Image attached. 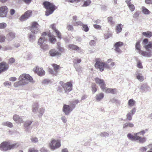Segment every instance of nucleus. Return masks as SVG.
I'll use <instances>...</instances> for the list:
<instances>
[{
  "label": "nucleus",
  "mask_w": 152,
  "mask_h": 152,
  "mask_svg": "<svg viewBox=\"0 0 152 152\" xmlns=\"http://www.w3.org/2000/svg\"><path fill=\"white\" fill-rule=\"evenodd\" d=\"M19 81L15 82L14 84V87H16L19 86L25 85L28 83V81L33 82L32 78L28 74H24L21 75L18 78Z\"/></svg>",
  "instance_id": "nucleus-1"
},
{
  "label": "nucleus",
  "mask_w": 152,
  "mask_h": 152,
  "mask_svg": "<svg viewBox=\"0 0 152 152\" xmlns=\"http://www.w3.org/2000/svg\"><path fill=\"white\" fill-rule=\"evenodd\" d=\"M19 145L18 143L10 144L9 141H4L0 144V150L2 151H5L17 148Z\"/></svg>",
  "instance_id": "nucleus-2"
},
{
  "label": "nucleus",
  "mask_w": 152,
  "mask_h": 152,
  "mask_svg": "<svg viewBox=\"0 0 152 152\" xmlns=\"http://www.w3.org/2000/svg\"><path fill=\"white\" fill-rule=\"evenodd\" d=\"M139 133H134V135H132L131 133H129L127 135L128 138L132 141H135L141 143H143L145 142L146 138L144 137H142L139 136Z\"/></svg>",
  "instance_id": "nucleus-3"
},
{
  "label": "nucleus",
  "mask_w": 152,
  "mask_h": 152,
  "mask_svg": "<svg viewBox=\"0 0 152 152\" xmlns=\"http://www.w3.org/2000/svg\"><path fill=\"white\" fill-rule=\"evenodd\" d=\"M44 7L46 9L45 15L48 16L52 14L56 9L55 6L53 3L46 1L43 2Z\"/></svg>",
  "instance_id": "nucleus-4"
},
{
  "label": "nucleus",
  "mask_w": 152,
  "mask_h": 152,
  "mask_svg": "<svg viewBox=\"0 0 152 152\" xmlns=\"http://www.w3.org/2000/svg\"><path fill=\"white\" fill-rule=\"evenodd\" d=\"M40 26L37 22L32 23L31 27V31L32 33L36 34L40 31Z\"/></svg>",
  "instance_id": "nucleus-5"
},
{
  "label": "nucleus",
  "mask_w": 152,
  "mask_h": 152,
  "mask_svg": "<svg viewBox=\"0 0 152 152\" xmlns=\"http://www.w3.org/2000/svg\"><path fill=\"white\" fill-rule=\"evenodd\" d=\"M49 145L50 148L52 150H54L60 147L61 143L59 140H56L53 139L50 143Z\"/></svg>",
  "instance_id": "nucleus-6"
},
{
  "label": "nucleus",
  "mask_w": 152,
  "mask_h": 152,
  "mask_svg": "<svg viewBox=\"0 0 152 152\" xmlns=\"http://www.w3.org/2000/svg\"><path fill=\"white\" fill-rule=\"evenodd\" d=\"M75 108L74 104L70 105V106L64 104L63 108V111L65 115H68Z\"/></svg>",
  "instance_id": "nucleus-7"
},
{
  "label": "nucleus",
  "mask_w": 152,
  "mask_h": 152,
  "mask_svg": "<svg viewBox=\"0 0 152 152\" xmlns=\"http://www.w3.org/2000/svg\"><path fill=\"white\" fill-rule=\"evenodd\" d=\"M25 117L19 116L17 114L14 115L13 117V119L15 123L18 124H21L24 122Z\"/></svg>",
  "instance_id": "nucleus-8"
},
{
  "label": "nucleus",
  "mask_w": 152,
  "mask_h": 152,
  "mask_svg": "<svg viewBox=\"0 0 152 152\" xmlns=\"http://www.w3.org/2000/svg\"><path fill=\"white\" fill-rule=\"evenodd\" d=\"M94 80L96 83L99 85L102 90H104L105 89L106 84L104 80L99 77H96Z\"/></svg>",
  "instance_id": "nucleus-9"
},
{
  "label": "nucleus",
  "mask_w": 152,
  "mask_h": 152,
  "mask_svg": "<svg viewBox=\"0 0 152 152\" xmlns=\"http://www.w3.org/2000/svg\"><path fill=\"white\" fill-rule=\"evenodd\" d=\"M8 12L7 7L4 6L0 7V17L4 18L7 17Z\"/></svg>",
  "instance_id": "nucleus-10"
},
{
  "label": "nucleus",
  "mask_w": 152,
  "mask_h": 152,
  "mask_svg": "<svg viewBox=\"0 0 152 152\" xmlns=\"http://www.w3.org/2000/svg\"><path fill=\"white\" fill-rule=\"evenodd\" d=\"M8 64L5 62L0 63V74L7 71L9 68Z\"/></svg>",
  "instance_id": "nucleus-11"
},
{
  "label": "nucleus",
  "mask_w": 152,
  "mask_h": 152,
  "mask_svg": "<svg viewBox=\"0 0 152 152\" xmlns=\"http://www.w3.org/2000/svg\"><path fill=\"white\" fill-rule=\"evenodd\" d=\"M33 71L37 73V75L40 76H42L45 74V72L42 67H39L38 66L34 68Z\"/></svg>",
  "instance_id": "nucleus-12"
},
{
  "label": "nucleus",
  "mask_w": 152,
  "mask_h": 152,
  "mask_svg": "<svg viewBox=\"0 0 152 152\" xmlns=\"http://www.w3.org/2000/svg\"><path fill=\"white\" fill-rule=\"evenodd\" d=\"M72 85L70 82H68L66 83L63 86L65 92L68 93L71 91L72 90Z\"/></svg>",
  "instance_id": "nucleus-13"
},
{
  "label": "nucleus",
  "mask_w": 152,
  "mask_h": 152,
  "mask_svg": "<svg viewBox=\"0 0 152 152\" xmlns=\"http://www.w3.org/2000/svg\"><path fill=\"white\" fill-rule=\"evenodd\" d=\"M104 63L99 61H96L95 64L96 68L99 69L101 72H102L104 70Z\"/></svg>",
  "instance_id": "nucleus-14"
},
{
  "label": "nucleus",
  "mask_w": 152,
  "mask_h": 152,
  "mask_svg": "<svg viewBox=\"0 0 152 152\" xmlns=\"http://www.w3.org/2000/svg\"><path fill=\"white\" fill-rule=\"evenodd\" d=\"M32 12L31 10L26 11L24 14L22 15L20 18V20L21 21H24L27 19L31 16Z\"/></svg>",
  "instance_id": "nucleus-15"
},
{
  "label": "nucleus",
  "mask_w": 152,
  "mask_h": 152,
  "mask_svg": "<svg viewBox=\"0 0 152 152\" xmlns=\"http://www.w3.org/2000/svg\"><path fill=\"white\" fill-rule=\"evenodd\" d=\"M123 45V43L121 42H116L114 46L115 48V50L117 52L121 53V50L119 48L121 47Z\"/></svg>",
  "instance_id": "nucleus-16"
},
{
  "label": "nucleus",
  "mask_w": 152,
  "mask_h": 152,
  "mask_svg": "<svg viewBox=\"0 0 152 152\" xmlns=\"http://www.w3.org/2000/svg\"><path fill=\"white\" fill-rule=\"evenodd\" d=\"M136 111L135 108H133L130 112H128L126 115V119L131 121L132 119V116L135 113Z\"/></svg>",
  "instance_id": "nucleus-17"
},
{
  "label": "nucleus",
  "mask_w": 152,
  "mask_h": 152,
  "mask_svg": "<svg viewBox=\"0 0 152 152\" xmlns=\"http://www.w3.org/2000/svg\"><path fill=\"white\" fill-rule=\"evenodd\" d=\"M49 54L52 56L59 57L61 55V53L57 51L55 49H52L49 51Z\"/></svg>",
  "instance_id": "nucleus-18"
},
{
  "label": "nucleus",
  "mask_w": 152,
  "mask_h": 152,
  "mask_svg": "<svg viewBox=\"0 0 152 152\" xmlns=\"http://www.w3.org/2000/svg\"><path fill=\"white\" fill-rule=\"evenodd\" d=\"M50 27L52 28L53 30L56 33L57 35L58 38L59 39H61V33L56 28L55 24H53L51 25Z\"/></svg>",
  "instance_id": "nucleus-19"
},
{
  "label": "nucleus",
  "mask_w": 152,
  "mask_h": 152,
  "mask_svg": "<svg viewBox=\"0 0 152 152\" xmlns=\"http://www.w3.org/2000/svg\"><path fill=\"white\" fill-rule=\"evenodd\" d=\"M139 53L144 57H151L152 55L151 52L143 51L142 50L140 51Z\"/></svg>",
  "instance_id": "nucleus-20"
},
{
  "label": "nucleus",
  "mask_w": 152,
  "mask_h": 152,
  "mask_svg": "<svg viewBox=\"0 0 152 152\" xmlns=\"http://www.w3.org/2000/svg\"><path fill=\"white\" fill-rule=\"evenodd\" d=\"M68 48L69 49L71 50H75L77 51H79L80 50V48L78 46L73 45L69 44L68 45Z\"/></svg>",
  "instance_id": "nucleus-21"
},
{
  "label": "nucleus",
  "mask_w": 152,
  "mask_h": 152,
  "mask_svg": "<svg viewBox=\"0 0 152 152\" xmlns=\"http://www.w3.org/2000/svg\"><path fill=\"white\" fill-rule=\"evenodd\" d=\"M146 50L149 52H151L152 49V42H150L147 45H145L143 47Z\"/></svg>",
  "instance_id": "nucleus-22"
},
{
  "label": "nucleus",
  "mask_w": 152,
  "mask_h": 152,
  "mask_svg": "<svg viewBox=\"0 0 152 152\" xmlns=\"http://www.w3.org/2000/svg\"><path fill=\"white\" fill-rule=\"evenodd\" d=\"M149 88L147 84H143L141 85L140 89L143 92H146L149 91Z\"/></svg>",
  "instance_id": "nucleus-23"
},
{
  "label": "nucleus",
  "mask_w": 152,
  "mask_h": 152,
  "mask_svg": "<svg viewBox=\"0 0 152 152\" xmlns=\"http://www.w3.org/2000/svg\"><path fill=\"white\" fill-rule=\"evenodd\" d=\"M15 34L14 33L11 32L7 35V39L9 41H11L15 37Z\"/></svg>",
  "instance_id": "nucleus-24"
},
{
  "label": "nucleus",
  "mask_w": 152,
  "mask_h": 152,
  "mask_svg": "<svg viewBox=\"0 0 152 152\" xmlns=\"http://www.w3.org/2000/svg\"><path fill=\"white\" fill-rule=\"evenodd\" d=\"M102 90L107 93H111L112 94H114L115 93V92L116 91V89L109 88H107L106 86H105V89L104 90Z\"/></svg>",
  "instance_id": "nucleus-25"
},
{
  "label": "nucleus",
  "mask_w": 152,
  "mask_h": 152,
  "mask_svg": "<svg viewBox=\"0 0 152 152\" xmlns=\"http://www.w3.org/2000/svg\"><path fill=\"white\" fill-rule=\"evenodd\" d=\"M135 75L139 81L142 82L144 80V77L141 73L136 72Z\"/></svg>",
  "instance_id": "nucleus-26"
},
{
  "label": "nucleus",
  "mask_w": 152,
  "mask_h": 152,
  "mask_svg": "<svg viewBox=\"0 0 152 152\" xmlns=\"http://www.w3.org/2000/svg\"><path fill=\"white\" fill-rule=\"evenodd\" d=\"M134 126V124L129 122H127L124 124L123 125V128L127 129L128 127L132 128Z\"/></svg>",
  "instance_id": "nucleus-27"
},
{
  "label": "nucleus",
  "mask_w": 152,
  "mask_h": 152,
  "mask_svg": "<svg viewBox=\"0 0 152 152\" xmlns=\"http://www.w3.org/2000/svg\"><path fill=\"white\" fill-rule=\"evenodd\" d=\"M123 27V25L121 24H118L116 26V31L117 34L121 32L122 30V28Z\"/></svg>",
  "instance_id": "nucleus-28"
},
{
  "label": "nucleus",
  "mask_w": 152,
  "mask_h": 152,
  "mask_svg": "<svg viewBox=\"0 0 152 152\" xmlns=\"http://www.w3.org/2000/svg\"><path fill=\"white\" fill-rule=\"evenodd\" d=\"M32 121H26L24 124V126L26 131H28L29 129L30 128L29 126L32 124Z\"/></svg>",
  "instance_id": "nucleus-29"
},
{
  "label": "nucleus",
  "mask_w": 152,
  "mask_h": 152,
  "mask_svg": "<svg viewBox=\"0 0 152 152\" xmlns=\"http://www.w3.org/2000/svg\"><path fill=\"white\" fill-rule=\"evenodd\" d=\"M104 97L103 94L101 93L97 94L96 97V100L97 101H99L101 100Z\"/></svg>",
  "instance_id": "nucleus-30"
},
{
  "label": "nucleus",
  "mask_w": 152,
  "mask_h": 152,
  "mask_svg": "<svg viewBox=\"0 0 152 152\" xmlns=\"http://www.w3.org/2000/svg\"><path fill=\"white\" fill-rule=\"evenodd\" d=\"M38 104L37 103H34L32 106V112L34 113H36L38 110Z\"/></svg>",
  "instance_id": "nucleus-31"
},
{
  "label": "nucleus",
  "mask_w": 152,
  "mask_h": 152,
  "mask_svg": "<svg viewBox=\"0 0 152 152\" xmlns=\"http://www.w3.org/2000/svg\"><path fill=\"white\" fill-rule=\"evenodd\" d=\"M28 37L29 41L31 42H33L35 40V36L34 34H30L28 35Z\"/></svg>",
  "instance_id": "nucleus-32"
},
{
  "label": "nucleus",
  "mask_w": 152,
  "mask_h": 152,
  "mask_svg": "<svg viewBox=\"0 0 152 152\" xmlns=\"http://www.w3.org/2000/svg\"><path fill=\"white\" fill-rule=\"evenodd\" d=\"M2 125L10 128H12L13 126L12 124L9 121L4 122L2 123Z\"/></svg>",
  "instance_id": "nucleus-33"
},
{
  "label": "nucleus",
  "mask_w": 152,
  "mask_h": 152,
  "mask_svg": "<svg viewBox=\"0 0 152 152\" xmlns=\"http://www.w3.org/2000/svg\"><path fill=\"white\" fill-rule=\"evenodd\" d=\"M142 34L146 37L149 38L152 36V32L150 31L143 32L142 33Z\"/></svg>",
  "instance_id": "nucleus-34"
},
{
  "label": "nucleus",
  "mask_w": 152,
  "mask_h": 152,
  "mask_svg": "<svg viewBox=\"0 0 152 152\" xmlns=\"http://www.w3.org/2000/svg\"><path fill=\"white\" fill-rule=\"evenodd\" d=\"M141 47L140 41H137L136 43L135 47L136 49L138 50V52L139 53L140 51L142 50H141Z\"/></svg>",
  "instance_id": "nucleus-35"
},
{
  "label": "nucleus",
  "mask_w": 152,
  "mask_h": 152,
  "mask_svg": "<svg viewBox=\"0 0 152 152\" xmlns=\"http://www.w3.org/2000/svg\"><path fill=\"white\" fill-rule=\"evenodd\" d=\"M135 104V102L133 99H130L128 102V105L130 107L134 106Z\"/></svg>",
  "instance_id": "nucleus-36"
},
{
  "label": "nucleus",
  "mask_w": 152,
  "mask_h": 152,
  "mask_svg": "<svg viewBox=\"0 0 152 152\" xmlns=\"http://www.w3.org/2000/svg\"><path fill=\"white\" fill-rule=\"evenodd\" d=\"M45 40V37H40L38 41L39 45L40 46L42 45Z\"/></svg>",
  "instance_id": "nucleus-37"
},
{
  "label": "nucleus",
  "mask_w": 152,
  "mask_h": 152,
  "mask_svg": "<svg viewBox=\"0 0 152 152\" xmlns=\"http://www.w3.org/2000/svg\"><path fill=\"white\" fill-rule=\"evenodd\" d=\"M45 112V109L43 108H39V114L38 116L39 117H41L43 115Z\"/></svg>",
  "instance_id": "nucleus-38"
},
{
  "label": "nucleus",
  "mask_w": 152,
  "mask_h": 152,
  "mask_svg": "<svg viewBox=\"0 0 152 152\" xmlns=\"http://www.w3.org/2000/svg\"><path fill=\"white\" fill-rule=\"evenodd\" d=\"M142 12L144 14L147 15L149 13L150 11L149 10L144 7H142Z\"/></svg>",
  "instance_id": "nucleus-39"
},
{
  "label": "nucleus",
  "mask_w": 152,
  "mask_h": 152,
  "mask_svg": "<svg viewBox=\"0 0 152 152\" xmlns=\"http://www.w3.org/2000/svg\"><path fill=\"white\" fill-rule=\"evenodd\" d=\"M52 66L54 68L55 72L57 73L58 72V70L59 68V66L56 64H53Z\"/></svg>",
  "instance_id": "nucleus-40"
},
{
  "label": "nucleus",
  "mask_w": 152,
  "mask_h": 152,
  "mask_svg": "<svg viewBox=\"0 0 152 152\" xmlns=\"http://www.w3.org/2000/svg\"><path fill=\"white\" fill-rule=\"evenodd\" d=\"M137 61V67L140 69L143 68V66L140 61V60H138Z\"/></svg>",
  "instance_id": "nucleus-41"
},
{
  "label": "nucleus",
  "mask_w": 152,
  "mask_h": 152,
  "mask_svg": "<svg viewBox=\"0 0 152 152\" xmlns=\"http://www.w3.org/2000/svg\"><path fill=\"white\" fill-rule=\"evenodd\" d=\"M96 86V85L95 83H92V89L93 93H95L97 91Z\"/></svg>",
  "instance_id": "nucleus-42"
},
{
  "label": "nucleus",
  "mask_w": 152,
  "mask_h": 152,
  "mask_svg": "<svg viewBox=\"0 0 152 152\" xmlns=\"http://www.w3.org/2000/svg\"><path fill=\"white\" fill-rule=\"evenodd\" d=\"M13 48L11 46H6L4 48H3L2 50H3L5 51L8 50H12Z\"/></svg>",
  "instance_id": "nucleus-43"
},
{
  "label": "nucleus",
  "mask_w": 152,
  "mask_h": 152,
  "mask_svg": "<svg viewBox=\"0 0 152 152\" xmlns=\"http://www.w3.org/2000/svg\"><path fill=\"white\" fill-rule=\"evenodd\" d=\"M31 142L33 143H36L38 141V138L34 136H31Z\"/></svg>",
  "instance_id": "nucleus-44"
},
{
  "label": "nucleus",
  "mask_w": 152,
  "mask_h": 152,
  "mask_svg": "<svg viewBox=\"0 0 152 152\" xmlns=\"http://www.w3.org/2000/svg\"><path fill=\"white\" fill-rule=\"evenodd\" d=\"M113 18L112 17H109L107 18L108 22L111 25L114 24V22L113 21Z\"/></svg>",
  "instance_id": "nucleus-45"
},
{
  "label": "nucleus",
  "mask_w": 152,
  "mask_h": 152,
  "mask_svg": "<svg viewBox=\"0 0 152 152\" xmlns=\"http://www.w3.org/2000/svg\"><path fill=\"white\" fill-rule=\"evenodd\" d=\"M7 26V24L4 22L0 23V28L3 29L5 28Z\"/></svg>",
  "instance_id": "nucleus-46"
},
{
  "label": "nucleus",
  "mask_w": 152,
  "mask_h": 152,
  "mask_svg": "<svg viewBox=\"0 0 152 152\" xmlns=\"http://www.w3.org/2000/svg\"><path fill=\"white\" fill-rule=\"evenodd\" d=\"M91 3V1L89 0H88L85 1L83 4V6L86 7L88 6Z\"/></svg>",
  "instance_id": "nucleus-47"
},
{
  "label": "nucleus",
  "mask_w": 152,
  "mask_h": 152,
  "mask_svg": "<svg viewBox=\"0 0 152 152\" xmlns=\"http://www.w3.org/2000/svg\"><path fill=\"white\" fill-rule=\"evenodd\" d=\"M82 29L85 31L87 32L89 30V28L86 25H83Z\"/></svg>",
  "instance_id": "nucleus-48"
},
{
  "label": "nucleus",
  "mask_w": 152,
  "mask_h": 152,
  "mask_svg": "<svg viewBox=\"0 0 152 152\" xmlns=\"http://www.w3.org/2000/svg\"><path fill=\"white\" fill-rule=\"evenodd\" d=\"M73 24L74 25L78 26V25L83 26V23L81 21L75 22H74Z\"/></svg>",
  "instance_id": "nucleus-49"
},
{
  "label": "nucleus",
  "mask_w": 152,
  "mask_h": 152,
  "mask_svg": "<svg viewBox=\"0 0 152 152\" xmlns=\"http://www.w3.org/2000/svg\"><path fill=\"white\" fill-rule=\"evenodd\" d=\"M81 61V59L77 58L75 59L74 61V64H76L77 63H80Z\"/></svg>",
  "instance_id": "nucleus-50"
},
{
  "label": "nucleus",
  "mask_w": 152,
  "mask_h": 152,
  "mask_svg": "<svg viewBox=\"0 0 152 152\" xmlns=\"http://www.w3.org/2000/svg\"><path fill=\"white\" fill-rule=\"evenodd\" d=\"M5 39V37L2 35H0V42H4Z\"/></svg>",
  "instance_id": "nucleus-51"
},
{
  "label": "nucleus",
  "mask_w": 152,
  "mask_h": 152,
  "mask_svg": "<svg viewBox=\"0 0 152 152\" xmlns=\"http://www.w3.org/2000/svg\"><path fill=\"white\" fill-rule=\"evenodd\" d=\"M15 61V59L13 58H11L9 60L8 63L10 64H12L13 63H14Z\"/></svg>",
  "instance_id": "nucleus-52"
},
{
  "label": "nucleus",
  "mask_w": 152,
  "mask_h": 152,
  "mask_svg": "<svg viewBox=\"0 0 152 152\" xmlns=\"http://www.w3.org/2000/svg\"><path fill=\"white\" fill-rule=\"evenodd\" d=\"M41 48L44 50H46L48 49L49 46L48 45L45 44L41 45Z\"/></svg>",
  "instance_id": "nucleus-53"
},
{
  "label": "nucleus",
  "mask_w": 152,
  "mask_h": 152,
  "mask_svg": "<svg viewBox=\"0 0 152 152\" xmlns=\"http://www.w3.org/2000/svg\"><path fill=\"white\" fill-rule=\"evenodd\" d=\"M89 45L91 46H94L96 45V42L95 40H91L89 42Z\"/></svg>",
  "instance_id": "nucleus-54"
},
{
  "label": "nucleus",
  "mask_w": 152,
  "mask_h": 152,
  "mask_svg": "<svg viewBox=\"0 0 152 152\" xmlns=\"http://www.w3.org/2000/svg\"><path fill=\"white\" fill-rule=\"evenodd\" d=\"M148 39H145L143 40L142 44L143 46H144L145 45H147L148 43Z\"/></svg>",
  "instance_id": "nucleus-55"
},
{
  "label": "nucleus",
  "mask_w": 152,
  "mask_h": 152,
  "mask_svg": "<svg viewBox=\"0 0 152 152\" xmlns=\"http://www.w3.org/2000/svg\"><path fill=\"white\" fill-rule=\"evenodd\" d=\"M50 41L52 43L54 44V42H56V39L54 37H52L50 38Z\"/></svg>",
  "instance_id": "nucleus-56"
},
{
  "label": "nucleus",
  "mask_w": 152,
  "mask_h": 152,
  "mask_svg": "<svg viewBox=\"0 0 152 152\" xmlns=\"http://www.w3.org/2000/svg\"><path fill=\"white\" fill-rule=\"evenodd\" d=\"M109 134L107 132H102L100 134V135L101 137H107L108 136Z\"/></svg>",
  "instance_id": "nucleus-57"
},
{
  "label": "nucleus",
  "mask_w": 152,
  "mask_h": 152,
  "mask_svg": "<svg viewBox=\"0 0 152 152\" xmlns=\"http://www.w3.org/2000/svg\"><path fill=\"white\" fill-rule=\"evenodd\" d=\"M11 84L10 82L8 81L5 82L3 83L4 86H10L11 85Z\"/></svg>",
  "instance_id": "nucleus-58"
},
{
  "label": "nucleus",
  "mask_w": 152,
  "mask_h": 152,
  "mask_svg": "<svg viewBox=\"0 0 152 152\" xmlns=\"http://www.w3.org/2000/svg\"><path fill=\"white\" fill-rule=\"evenodd\" d=\"M28 152H38V151L35 150L34 148H30L28 150Z\"/></svg>",
  "instance_id": "nucleus-59"
},
{
  "label": "nucleus",
  "mask_w": 152,
  "mask_h": 152,
  "mask_svg": "<svg viewBox=\"0 0 152 152\" xmlns=\"http://www.w3.org/2000/svg\"><path fill=\"white\" fill-rule=\"evenodd\" d=\"M104 68L106 69H109L110 70V64L107 63H104Z\"/></svg>",
  "instance_id": "nucleus-60"
},
{
  "label": "nucleus",
  "mask_w": 152,
  "mask_h": 152,
  "mask_svg": "<svg viewBox=\"0 0 152 152\" xmlns=\"http://www.w3.org/2000/svg\"><path fill=\"white\" fill-rule=\"evenodd\" d=\"M67 29L68 30L72 31L73 30V28L72 25H69L67 26Z\"/></svg>",
  "instance_id": "nucleus-61"
},
{
  "label": "nucleus",
  "mask_w": 152,
  "mask_h": 152,
  "mask_svg": "<svg viewBox=\"0 0 152 152\" xmlns=\"http://www.w3.org/2000/svg\"><path fill=\"white\" fill-rule=\"evenodd\" d=\"M128 7L129 8V9L131 11H133L134 10V6L133 4H132Z\"/></svg>",
  "instance_id": "nucleus-62"
},
{
  "label": "nucleus",
  "mask_w": 152,
  "mask_h": 152,
  "mask_svg": "<svg viewBox=\"0 0 152 152\" xmlns=\"http://www.w3.org/2000/svg\"><path fill=\"white\" fill-rule=\"evenodd\" d=\"M41 152H48L47 149L45 148H42L40 150Z\"/></svg>",
  "instance_id": "nucleus-63"
},
{
  "label": "nucleus",
  "mask_w": 152,
  "mask_h": 152,
  "mask_svg": "<svg viewBox=\"0 0 152 152\" xmlns=\"http://www.w3.org/2000/svg\"><path fill=\"white\" fill-rule=\"evenodd\" d=\"M147 149L145 147H142L140 149V151L141 152H145L146 151Z\"/></svg>",
  "instance_id": "nucleus-64"
}]
</instances>
